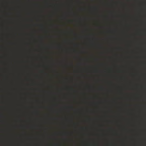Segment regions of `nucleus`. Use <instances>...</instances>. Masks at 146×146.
I'll list each match as a JSON object with an SVG mask.
<instances>
[{"instance_id": "obj_1", "label": "nucleus", "mask_w": 146, "mask_h": 146, "mask_svg": "<svg viewBox=\"0 0 146 146\" xmlns=\"http://www.w3.org/2000/svg\"><path fill=\"white\" fill-rule=\"evenodd\" d=\"M7 8L8 9V10H10V8H9L8 7H7Z\"/></svg>"}, {"instance_id": "obj_2", "label": "nucleus", "mask_w": 146, "mask_h": 146, "mask_svg": "<svg viewBox=\"0 0 146 146\" xmlns=\"http://www.w3.org/2000/svg\"><path fill=\"white\" fill-rule=\"evenodd\" d=\"M9 18V19H10L11 18Z\"/></svg>"}]
</instances>
